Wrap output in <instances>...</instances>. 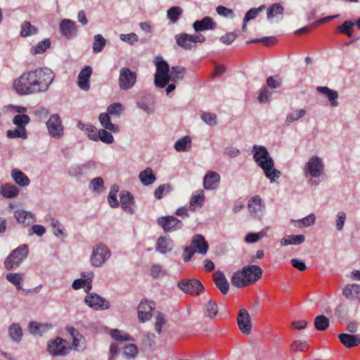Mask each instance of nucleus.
Listing matches in <instances>:
<instances>
[{"instance_id":"obj_1","label":"nucleus","mask_w":360,"mask_h":360,"mask_svg":"<svg viewBox=\"0 0 360 360\" xmlns=\"http://www.w3.org/2000/svg\"><path fill=\"white\" fill-rule=\"evenodd\" d=\"M55 78L48 68L25 71L13 82V89L19 96H28L47 91Z\"/></svg>"},{"instance_id":"obj_2","label":"nucleus","mask_w":360,"mask_h":360,"mask_svg":"<svg viewBox=\"0 0 360 360\" xmlns=\"http://www.w3.org/2000/svg\"><path fill=\"white\" fill-rule=\"evenodd\" d=\"M252 153L254 160L263 169L266 177L271 183L281 176V172L275 168L274 161L264 146L254 145Z\"/></svg>"},{"instance_id":"obj_3","label":"nucleus","mask_w":360,"mask_h":360,"mask_svg":"<svg viewBox=\"0 0 360 360\" xmlns=\"http://www.w3.org/2000/svg\"><path fill=\"white\" fill-rule=\"evenodd\" d=\"M207 250L208 245L205 238L202 235L195 234L192 239L191 245L184 248V261L185 262H189L195 252L205 255Z\"/></svg>"},{"instance_id":"obj_4","label":"nucleus","mask_w":360,"mask_h":360,"mask_svg":"<svg viewBox=\"0 0 360 360\" xmlns=\"http://www.w3.org/2000/svg\"><path fill=\"white\" fill-rule=\"evenodd\" d=\"M323 160L317 155L311 156L305 163L302 172L306 179L319 178L324 173Z\"/></svg>"},{"instance_id":"obj_5","label":"nucleus","mask_w":360,"mask_h":360,"mask_svg":"<svg viewBox=\"0 0 360 360\" xmlns=\"http://www.w3.org/2000/svg\"><path fill=\"white\" fill-rule=\"evenodd\" d=\"M28 255V246L23 244L13 250L4 261V266L7 270L16 269Z\"/></svg>"},{"instance_id":"obj_6","label":"nucleus","mask_w":360,"mask_h":360,"mask_svg":"<svg viewBox=\"0 0 360 360\" xmlns=\"http://www.w3.org/2000/svg\"><path fill=\"white\" fill-rule=\"evenodd\" d=\"M110 256L111 252L107 245L103 243L96 244L92 248L90 257L91 265L96 268L101 267Z\"/></svg>"},{"instance_id":"obj_7","label":"nucleus","mask_w":360,"mask_h":360,"mask_svg":"<svg viewBox=\"0 0 360 360\" xmlns=\"http://www.w3.org/2000/svg\"><path fill=\"white\" fill-rule=\"evenodd\" d=\"M155 66V84L158 88H164L169 83V66L160 56L156 58Z\"/></svg>"},{"instance_id":"obj_8","label":"nucleus","mask_w":360,"mask_h":360,"mask_svg":"<svg viewBox=\"0 0 360 360\" xmlns=\"http://www.w3.org/2000/svg\"><path fill=\"white\" fill-rule=\"evenodd\" d=\"M137 74L129 68L124 67L120 70L118 85L120 89L127 91L132 89L136 83Z\"/></svg>"},{"instance_id":"obj_9","label":"nucleus","mask_w":360,"mask_h":360,"mask_svg":"<svg viewBox=\"0 0 360 360\" xmlns=\"http://www.w3.org/2000/svg\"><path fill=\"white\" fill-rule=\"evenodd\" d=\"M49 134L54 139H60L64 134L65 127L58 114H53L46 122Z\"/></svg>"},{"instance_id":"obj_10","label":"nucleus","mask_w":360,"mask_h":360,"mask_svg":"<svg viewBox=\"0 0 360 360\" xmlns=\"http://www.w3.org/2000/svg\"><path fill=\"white\" fill-rule=\"evenodd\" d=\"M177 285L184 292L191 295H198L205 290L202 283L197 279L181 281Z\"/></svg>"},{"instance_id":"obj_11","label":"nucleus","mask_w":360,"mask_h":360,"mask_svg":"<svg viewBox=\"0 0 360 360\" xmlns=\"http://www.w3.org/2000/svg\"><path fill=\"white\" fill-rule=\"evenodd\" d=\"M84 302L94 310H105L110 307L108 301L94 292L88 293L85 297Z\"/></svg>"},{"instance_id":"obj_12","label":"nucleus","mask_w":360,"mask_h":360,"mask_svg":"<svg viewBox=\"0 0 360 360\" xmlns=\"http://www.w3.org/2000/svg\"><path fill=\"white\" fill-rule=\"evenodd\" d=\"M157 221L158 225L166 232L176 231L183 226L181 221L174 216L160 217Z\"/></svg>"},{"instance_id":"obj_13","label":"nucleus","mask_w":360,"mask_h":360,"mask_svg":"<svg viewBox=\"0 0 360 360\" xmlns=\"http://www.w3.org/2000/svg\"><path fill=\"white\" fill-rule=\"evenodd\" d=\"M248 208L252 217L259 219L263 215L265 204L259 195H255L250 199Z\"/></svg>"},{"instance_id":"obj_14","label":"nucleus","mask_w":360,"mask_h":360,"mask_svg":"<svg viewBox=\"0 0 360 360\" xmlns=\"http://www.w3.org/2000/svg\"><path fill=\"white\" fill-rule=\"evenodd\" d=\"M59 28L61 34L68 39L75 38L77 34L78 27L75 22L72 20H61Z\"/></svg>"},{"instance_id":"obj_15","label":"nucleus","mask_w":360,"mask_h":360,"mask_svg":"<svg viewBox=\"0 0 360 360\" xmlns=\"http://www.w3.org/2000/svg\"><path fill=\"white\" fill-rule=\"evenodd\" d=\"M242 269L246 278L245 281H248L249 285L258 281L263 272L262 269L255 264L245 266Z\"/></svg>"},{"instance_id":"obj_16","label":"nucleus","mask_w":360,"mask_h":360,"mask_svg":"<svg viewBox=\"0 0 360 360\" xmlns=\"http://www.w3.org/2000/svg\"><path fill=\"white\" fill-rule=\"evenodd\" d=\"M237 323L239 329L243 334H249L252 328L251 319L249 313L245 309H241L238 314Z\"/></svg>"},{"instance_id":"obj_17","label":"nucleus","mask_w":360,"mask_h":360,"mask_svg":"<svg viewBox=\"0 0 360 360\" xmlns=\"http://www.w3.org/2000/svg\"><path fill=\"white\" fill-rule=\"evenodd\" d=\"M65 343L64 340L58 337L48 342L47 351L53 356L65 355L67 352Z\"/></svg>"},{"instance_id":"obj_18","label":"nucleus","mask_w":360,"mask_h":360,"mask_svg":"<svg viewBox=\"0 0 360 360\" xmlns=\"http://www.w3.org/2000/svg\"><path fill=\"white\" fill-rule=\"evenodd\" d=\"M92 74V69L86 65L81 70L78 75L77 84L79 87L84 91H89L90 89L89 79Z\"/></svg>"},{"instance_id":"obj_19","label":"nucleus","mask_w":360,"mask_h":360,"mask_svg":"<svg viewBox=\"0 0 360 360\" xmlns=\"http://www.w3.org/2000/svg\"><path fill=\"white\" fill-rule=\"evenodd\" d=\"M193 27L195 32L213 30L217 27V24L211 17L205 16L200 20H195Z\"/></svg>"},{"instance_id":"obj_20","label":"nucleus","mask_w":360,"mask_h":360,"mask_svg":"<svg viewBox=\"0 0 360 360\" xmlns=\"http://www.w3.org/2000/svg\"><path fill=\"white\" fill-rule=\"evenodd\" d=\"M120 205L124 212L133 214L134 209L132 205L134 202V198L131 193L122 191L120 193Z\"/></svg>"},{"instance_id":"obj_21","label":"nucleus","mask_w":360,"mask_h":360,"mask_svg":"<svg viewBox=\"0 0 360 360\" xmlns=\"http://www.w3.org/2000/svg\"><path fill=\"white\" fill-rule=\"evenodd\" d=\"M191 34L187 33H180L174 36V39L177 45L185 50L195 49L193 41Z\"/></svg>"},{"instance_id":"obj_22","label":"nucleus","mask_w":360,"mask_h":360,"mask_svg":"<svg viewBox=\"0 0 360 360\" xmlns=\"http://www.w3.org/2000/svg\"><path fill=\"white\" fill-rule=\"evenodd\" d=\"M220 175L215 172H208L204 176L203 179V186L207 190L215 189L219 181Z\"/></svg>"},{"instance_id":"obj_23","label":"nucleus","mask_w":360,"mask_h":360,"mask_svg":"<svg viewBox=\"0 0 360 360\" xmlns=\"http://www.w3.org/2000/svg\"><path fill=\"white\" fill-rule=\"evenodd\" d=\"M342 295L348 300H360V285L356 283L346 285L342 290Z\"/></svg>"},{"instance_id":"obj_24","label":"nucleus","mask_w":360,"mask_h":360,"mask_svg":"<svg viewBox=\"0 0 360 360\" xmlns=\"http://www.w3.org/2000/svg\"><path fill=\"white\" fill-rule=\"evenodd\" d=\"M174 247V243L171 238L166 236L159 237L156 242V250L160 254L170 252Z\"/></svg>"},{"instance_id":"obj_25","label":"nucleus","mask_w":360,"mask_h":360,"mask_svg":"<svg viewBox=\"0 0 360 360\" xmlns=\"http://www.w3.org/2000/svg\"><path fill=\"white\" fill-rule=\"evenodd\" d=\"M214 283L223 295H226L229 290V283L225 277L224 274L217 271L213 274Z\"/></svg>"},{"instance_id":"obj_26","label":"nucleus","mask_w":360,"mask_h":360,"mask_svg":"<svg viewBox=\"0 0 360 360\" xmlns=\"http://www.w3.org/2000/svg\"><path fill=\"white\" fill-rule=\"evenodd\" d=\"M341 343L347 348L354 347L360 344V335L341 333L338 335Z\"/></svg>"},{"instance_id":"obj_27","label":"nucleus","mask_w":360,"mask_h":360,"mask_svg":"<svg viewBox=\"0 0 360 360\" xmlns=\"http://www.w3.org/2000/svg\"><path fill=\"white\" fill-rule=\"evenodd\" d=\"M11 176L14 182L19 186L26 187L30 184L28 176L18 169H13L11 171Z\"/></svg>"},{"instance_id":"obj_28","label":"nucleus","mask_w":360,"mask_h":360,"mask_svg":"<svg viewBox=\"0 0 360 360\" xmlns=\"http://www.w3.org/2000/svg\"><path fill=\"white\" fill-rule=\"evenodd\" d=\"M316 91L327 96L331 106L337 107L338 105L337 101L338 98V93L336 91L330 89L327 86H317Z\"/></svg>"},{"instance_id":"obj_29","label":"nucleus","mask_w":360,"mask_h":360,"mask_svg":"<svg viewBox=\"0 0 360 360\" xmlns=\"http://www.w3.org/2000/svg\"><path fill=\"white\" fill-rule=\"evenodd\" d=\"M0 194L6 198H13L18 195L19 189L14 184L6 183L1 186Z\"/></svg>"},{"instance_id":"obj_30","label":"nucleus","mask_w":360,"mask_h":360,"mask_svg":"<svg viewBox=\"0 0 360 360\" xmlns=\"http://www.w3.org/2000/svg\"><path fill=\"white\" fill-rule=\"evenodd\" d=\"M77 127L79 129L83 131L85 134L92 141H97V134L98 130L89 123H84L79 121Z\"/></svg>"},{"instance_id":"obj_31","label":"nucleus","mask_w":360,"mask_h":360,"mask_svg":"<svg viewBox=\"0 0 360 360\" xmlns=\"http://www.w3.org/2000/svg\"><path fill=\"white\" fill-rule=\"evenodd\" d=\"M139 179L141 184L146 186L153 184L156 181V176L150 167L141 171L139 174Z\"/></svg>"},{"instance_id":"obj_32","label":"nucleus","mask_w":360,"mask_h":360,"mask_svg":"<svg viewBox=\"0 0 360 360\" xmlns=\"http://www.w3.org/2000/svg\"><path fill=\"white\" fill-rule=\"evenodd\" d=\"M99 121L104 129H107L113 133H118L120 128L111 122L108 113L102 112L98 117Z\"/></svg>"},{"instance_id":"obj_33","label":"nucleus","mask_w":360,"mask_h":360,"mask_svg":"<svg viewBox=\"0 0 360 360\" xmlns=\"http://www.w3.org/2000/svg\"><path fill=\"white\" fill-rule=\"evenodd\" d=\"M192 140L189 136H184L178 139L174 146L177 152H188L191 149Z\"/></svg>"},{"instance_id":"obj_34","label":"nucleus","mask_w":360,"mask_h":360,"mask_svg":"<svg viewBox=\"0 0 360 360\" xmlns=\"http://www.w3.org/2000/svg\"><path fill=\"white\" fill-rule=\"evenodd\" d=\"M8 335L13 342L15 343H20L22 338V330L18 323H12L8 327Z\"/></svg>"},{"instance_id":"obj_35","label":"nucleus","mask_w":360,"mask_h":360,"mask_svg":"<svg viewBox=\"0 0 360 360\" xmlns=\"http://www.w3.org/2000/svg\"><path fill=\"white\" fill-rule=\"evenodd\" d=\"M91 166L90 162L73 165L68 169V174L72 177L80 176L86 174Z\"/></svg>"},{"instance_id":"obj_36","label":"nucleus","mask_w":360,"mask_h":360,"mask_svg":"<svg viewBox=\"0 0 360 360\" xmlns=\"http://www.w3.org/2000/svg\"><path fill=\"white\" fill-rule=\"evenodd\" d=\"M205 200L204 191L198 190L193 193L190 200V210L195 211L197 207H201Z\"/></svg>"},{"instance_id":"obj_37","label":"nucleus","mask_w":360,"mask_h":360,"mask_svg":"<svg viewBox=\"0 0 360 360\" xmlns=\"http://www.w3.org/2000/svg\"><path fill=\"white\" fill-rule=\"evenodd\" d=\"M186 68L182 66H173L170 68L169 82H177L183 79L186 75Z\"/></svg>"},{"instance_id":"obj_38","label":"nucleus","mask_w":360,"mask_h":360,"mask_svg":"<svg viewBox=\"0 0 360 360\" xmlns=\"http://www.w3.org/2000/svg\"><path fill=\"white\" fill-rule=\"evenodd\" d=\"M14 217L18 223L29 225L32 222L34 215L30 212L17 210L14 212Z\"/></svg>"},{"instance_id":"obj_39","label":"nucleus","mask_w":360,"mask_h":360,"mask_svg":"<svg viewBox=\"0 0 360 360\" xmlns=\"http://www.w3.org/2000/svg\"><path fill=\"white\" fill-rule=\"evenodd\" d=\"M6 279L12 283L18 290H22L24 274L22 273H8L6 275Z\"/></svg>"},{"instance_id":"obj_40","label":"nucleus","mask_w":360,"mask_h":360,"mask_svg":"<svg viewBox=\"0 0 360 360\" xmlns=\"http://www.w3.org/2000/svg\"><path fill=\"white\" fill-rule=\"evenodd\" d=\"M305 237L304 235H290L287 237L283 238L280 243L283 246H287L289 245H298L304 243Z\"/></svg>"},{"instance_id":"obj_41","label":"nucleus","mask_w":360,"mask_h":360,"mask_svg":"<svg viewBox=\"0 0 360 360\" xmlns=\"http://www.w3.org/2000/svg\"><path fill=\"white\" fill-rule=\"evenodd\" d=\"M306 113L307 112L304 109H297L293 110L292 112L287 115L285 120L283 124L284 126H290L292 122L305 116Z\"/></svg>"},{"instance_id":"obj_42","label":"nucleus","mask_w":360,"mask_h":360,"mask_svg":"<svg viewBox=\"0 0 360 360\" xmlns=\"http://www.w3.org/2000/svg\"><path fill=\"white\" fill-rule=\"evenodd\" d=\"M243 269L235 272L231 277V283L233 286L240 288L249 285L245 281Z\"/></svg>"},{"instance_id":"obj_43","label":"nucleus","mask_w":360,"mask_h":360,"mask_svg":"<svg viewBox=\"0 0 360 360\" xmlns=\"http://www.w3.org/2000/svg\"><path fill=\"white\" fill-rule=\"evenodd\" d=\"M316 217L314 214H309L307 217L301 219H292L291 222L295 227L302 228L307 227L311 225H313L315 223Z\"/></svg>"},{"instance_id":"obj_44","label":"nucleus","mask_w":360,"mask_h":360,"mask_svg":"<svg viewBox=\"0 0 360 360\" xmlns=\"http://www.w3.org/2000/svg\"><path fill=\"white\" fill-rule=\"evenodd\" d=\"M283 12V6L280 3H275L268 8L266 17L269 20L274 17L281 15V18L282 19Z\"/></svg>"},{"instance_id":"obj_45","label":"nucleus","mask_w":360,"mask_h":360,"mask_svg":"<svg viewBox=\"0 0 360 360\" xmlns=\"http://www.w3.org/2000/svg\"><path fill=\"white\" fill-rule=\"evenodd\" d=\"M37 28L32 25L29 21H25L21 25L20 35L27 37L37 34Z\"/></svg>"},{"instance_id":"obj_46","label":"nucleus","mask_w":360,"mask_h":360,"mask_svg":"<svg viewBox=\"0 0 360 360\" xmlns=\"http://www.w3.org/2000/svg\"><path fill=\"white\" fill-rule=\"evenodd\" d=\"M218 312V307L216 302L209 300L204 307L205 316L210 319L216 316Z\"/></svg>"},{"instance_id":"obj_47","label":"nucleus","mask_w":360,"mask_h":360,"mask_svg":"<svg viewBox=\"0 0 360 360\" xmlns=\"http://www.w3.org/2000/svg\"><path fill=\"white\" fill-rule=\"evenodd\" d=\"M105 45L106 39L101 34H98L94 36V40L92 46L94 53H96L101 52Z\"/></svg>"},{"instance_id":"obj_48","label":"nucleus","mask_w":360,"mask_h":360,"mask_svg":"<svg viewBox=\"0 0 360 360\" xmlns=\"http://www.w3.org/2000/svg\"><path fill=\"white\" fill-rule=\"evenodd\" d=\"M183 13V9L180 6H173L167 10V18L172 22L178 21L179 17Z\"/></svg>"},{"instance_id":"obj_49","label":"nucleus","mask_w":360,"mask_h":360,"mask_svg":"<svg viewBox=\"0 0 360 360\" xmlns=\"http://www.w3.org/2000/svg\"><path fill=\"white\" fill-rule=\"evenodd\" d=\"M314 327L317 330L323 331L329 326V319L324 315H319L314 319Z\"/></svg>"},{"instance_id":"obj_50","label":"nucleus","mask_w":360,"mask_h":360,"mask_svg":"<svg viewBox=\"0 0 360 360\" xmlns=\"http://www.w3.org/2000/svg\"><path fill=\"white\" fill-rule=\"evenodd\" d=\"M51 41L49 39H46L41 41H39L36 46H32L30 49L32 54H40L46 51V50L50 47Z\"/></svg>"},{"instance_id":"obj_51","label":"nucleus","mask_w":360,"mask_h":360,"mask_svg":"<svg viewBox=\"0 0 360 360\" xmlns=\"http://www.w3.org/2000/svg\"><path fill=\"white\" fill-rule=\"evenodd\" d=\"M172 190L169 184H162L159 186L154 191V196L156 199L160 200L163 196L169 194Z\"/></svg>"},{"instance_id":"obj_52","label":"nucleus","mask_w":360,"mask_h":360,"mask_svg":"<svg viewBox=\"0 0 360 360\" xmlns=\"http://www.w3.org/2000/svg\"><path fill=\"white\" fill-rule=\"evenodd\" d=\"M104 181L101 177H96L93 179L89 183V189L98 193L103 191Z\"/></svg>"},{"instance_id":"obj_53","label":"nucleus","mask_w":360,"mask_h":360,"mask_svg":"<svg viewBox=\"0 0 360 360\" xmlns=\"http://www.w3.org/2000/svg\"><path fill=\"white\" fill-rule=\"evenodd\" d=\"M112 338L117 341H134V338L127 333L118 329H113L110 331Z\"/></svg>"},{"instance_id":"obj_54","label":"nucleus","mask_w":360,"mask_h":360,"mask_svg":"<svg viewBox=\"0 0 360 360\" xmlns=\"http://www.w3.org/2000/svg\"><path fill=\"white\" fill-rule=\"evenodd\" d=\"M6 136L10 139L21 138L25 139L27 138V131L26 128L18 127L13 130H8Z\"/></svg>"},{"instance_id":"obj_55","label":"nucleus","mask_w":360,"mask_h":360,"mask_svg":"<svg viewBox=\"0 0 360 360\" xmlns=\"http://www.w3.org/2000/svg\"><path fill=\"white\" fill-rule=\"evenodd\" d=\"M354 26V22L352 20H345L342 25L337 27L339 32L346 34L351 37L352 36V30Z\"/></svg>"},{"instance_id":"obj_56","label":"nucleus","mask_w":360,"mask_h":360,"mask_svg":"<svg viewBox=\"0 0 360 360\" xmlns=\"http://www.w3.org/2000/svg\"><path fill=\"white\" fill-rule=\"evenodd\" d=\"M99 140L103 143L110 144L114 142V137L107 129H101L97 134V141Z\"/></svg>"},{"instance_id":"obj_57","label":"nucleus","mask_w":360,"mask_h":360,"mask_svg":"<svg viewBox=\"0 0 360 360\" xmlns=\"http://www.w3.org/2000/svg\"><path fill=\"white\" fill-rule=\"evenodd\" d=\"M30 122V117L26 114L17 115L13 118V123L20 128H25Z\"/></svg>"},{"instance_id":"obj_58","label":"nucleus","mask_w":360,"mask_h":360,"mask_svg":"<svg viewBox=\"0 0 360 360\" xmlns=\"http://www.w3.org/2000/svg\"><path fill=\"white\" fill-rule=\"evenodd\" d=\"M155 308V303L153 301L142 300L137 307L138 312L145 311L146 313L152 314L153 310Z\"/></svg>"},{"instance_id":"obj_59","label":"nucleus","mask_w":360,"mask_h":360,"mask_svg":"<svg viewBox=\"0 0 360 360\" xmlns=\"http://www.w3.org/2000/svg\"><path fill=\"white\" fill-rule=\"evenodd\" d=\"M51 226L53 229V234L59 237L60 236H63V238H65L67 234L65 231V229L62 227V225L59 222L58 220L51 218L50 219Z\"/></svg>"},{"instance_id":"obj_60","label":"nucleus","mask_w":360,"mask_h":360,"mask_svg":"<svg viewBox=\"0 0 360 360\" xmlns=\"http://www.w3.org/2000/svg\"><path fill=\"white\" fill-rule=\"evenodd\" d=\"M264 8H265L264 5H261L258 8H250L249 11H247V13H245V15L243 18L244 22H248V21L256 18L257 16L258 15V14L259 13V12L264 10Z\"/></svg>"},{"instance_id":"obj_61","label":"nucleus","mask_w":360,"mask_h":360,"mask_svg":"<svg viewBox=\"0 0 360 360\" xmlns=\"http://www.w3.org/2000/svg\"><path fill=\"white\" fill-rule=\"evenodd\" d=\"M72 287L75 290L84 288L85 292H88L91 289L92 285L89 283V281H87L83 278H78L73 281Z\"/></svg>"},{"instance_id":"obj_62","label":"nucleus","mask_w":360,"mask_h":360,"mask_svg":"<svg viewBox=\"0 0 360 360\" xmlns=\"http://www.w3.org/2000/svg\"><path fill=\"white\" fill-rule=\"evenodd\" d=\"M165 315L163 313L158 311L155 316V329L158 334L162 333V328L165 324Z\"/></svg>"},{"instance_id":"obj_63","label":"nucleus","mask_w":360,"mask_h":360,"mask_svg":"<svg viewBox=\"0 0 360 360\" xmlns=\"http://www.w3.org/2000/svg\"><path fill=\"white\" fill-rule=\"evenodd\" d=\"M216 11L218 15L225 18L233 19L236 17V15L232 9L226 8L224 6H218L216 8Z\"/></svg>"},{"instance_id":"obj_64","label":"nucleus","mask_w":360,"mask_h":360,"mask_svg":"<svg viewBox=\"0 0 360 360\" xmlns=\"http://www.w3.org/2000/svg\"><path fill=\"white\" fill-rule=\"evenodd\" d=\"M124 110L123 105L120 103H114L110 104L107 108V113L111 115L118 116L121 115Z\"/></svg>"}]
</instances>
